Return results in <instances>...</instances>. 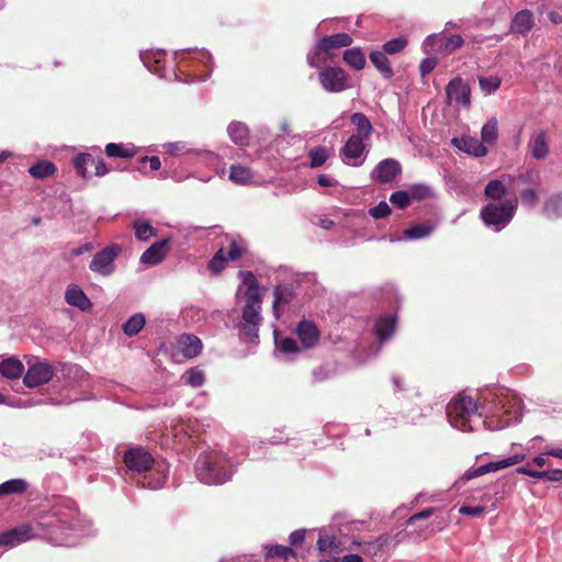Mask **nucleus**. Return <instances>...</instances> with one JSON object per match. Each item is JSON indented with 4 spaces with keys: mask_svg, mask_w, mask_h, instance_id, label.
I'll list each match as a JSON object with an SVG mask.
<instances>
[{
    "mask_svg": "<svg viewBox=\"0 0 562 562\" xmlns=\"http://www.w3.org/2000/svg\"><path fill=\"white\" fill-rule=\"evenodd\" d=\"M45 529H48L55 532L57 529H67L69 528L68 524L60 518L57 517L56 513L46 515L43 517V520L38 522Z\"/></svg>",
    "mask_w": 562,
    "mask_h": 562,
    "instance_id": "nucleus-44",
    "label": "nucleus"
},
{
    "mask_svg": "<svg viewBox=\"0 0 562 562\" xmlns=\"http://www.w3.org/2000/svg\"><path fill=\"white\" fill-rule=\"evenodd\" d=\"M539 480L560 482V481H562V470L553 469V470L540 471Z\"/></svg>",
    "mask_w": 562,
    "mask_h": 562,
    "instance_id": "nucleus-56",
    "label": "nucleus"
},
{
    "mask_svg": "<svg viewBox=\"0 0 562 562\" xmlns=\"http://www.w3.org/2000/svg\"><path fill=\"white\" fill-rule=\"evenodd\" d=\"M520 198L522 203L528 205H535L539 201V195L535 189H527L521 191Z\"/></svg>",
    "mask_w": 562,
    "mask_h": 562,
    "instance_id": "nucleus-58",
    "label": "nucleus"
},
{
    "mask_svg": "<svg viewBox=\"0 0 562 562\" xmlns=\"http://www.w3.org/2000/svg\"><path fill=\"white\" fill-rule=\"evenodd\" d=\"M516 205L512 201L499 204L488 203L481 211V218L487 226H495L496 231L505 227L514 216Z\"/></svg>",
    "mask_w": 562,
    "mask_h": 562,
    "instance_id": "nucleus-5",
    "label": "nucleus"
},
{
    "mask_svg": "<svg viewBox=\"0 0 562 562\" xmlns=\"http://www.w3.org/2000/svg\"><path fill=\"white\" fill-rule=\"evenodd\" d=\"M350 120L351 123L357 127V135L368 139L373 130L370 120L361 112L353 113Z\"/></svg>",
    "mask_w": 562,
    "mask_h": 562,
    "instance_id": "nucleus-35",
    "label": "nucleus"
},
{
    "mask_svg": "<svg viewBox=\"0 0 562 562\" xmlns=\"http://www.w3.org/2000/svg\"><path fill=\"white\" fill-rule=\"evenodd\" d=\"M438 59L436 57H428L420 61L419 71L423 77L430 74L437 66Z\"/></svg>",
    "mask_w": 562,
    "mask_h": 562,
    "instance_id": "nucleus-55",
    "label": "nucleus"
},
{
    "mask_svg": "<svg viewBox=\"0 0 562 562\" xmlns=\"http://www.w3.org/2000/svg\"><path fill=\"white\" fill-rule=\"evenodd\" d=\"M340 541H337L335 537L319 536L317 540V548L321 553H329L331 557L339 553L342 549L340 548Z\"/></svg>",
    "mask_w": 562,
    "mask_h": 562,
    "instance_id": "nucleus-38",
    "label": "nucleus"
},
{
    "mask_svg": "<svg viewBox=\"0 0 562 562\" xmlns=\"http://www.w3.org/2000/svg\"><path fill=\"white\" fill-rule=\"evenodd\" d=\"M54 375L52 366L47 362H36L29 367L23 376V383L27 387H37L48 383Z\"/></svg>",
    "mask_w": 562,
    "mask_h": 562,
    "instance_id": "nucleus-14",
    "label": "nucleus"
},
{
    "mask_svg": "<svg viewBox=\"0 0 562 562\" xmlns=\"http://www.w3.org/2000/svg\"><path fill=\"white\" fill-rule=\"evenodd\" d=\"M227 132H228L231 139L235 144H237L239 146L248 145L249 132H248V127L244 123H240V122L231 123L227 127Z\"/></svg>",
    "mask_w": 562,
    "mask_h": 562,
    "instance_id": "nucleus-29",
    "label": "nucleus"
},
{
    "mask_svg": "<svg viewBox=\"0 0 562 562\" xmlns=\"http://www.w3.org/2000/svg\"><path fill=\"white\" fill-rule=\"evenodd\" d=\"M452 144L460 150L474 157H484L487 154L486 146L474 137L453 138Z\"/></svg>",
    "mask_w": 562,
    "mask_h": 562,
    "instance_id": "nucleus-21",
    "label": "nucleus"
},
{
    "mask_svg": "<svg viewBox=\"0 0 562 562\" xmlns=\"http://www.w3.org/2000/svg\"><path fill=\"white\" fill-rule=\"evenodd\" d=\"M178 344L181 353L188 359L196 357L203 347L202 341L196 336L191 334L181 335Z\"/></svg>",
    "mask_w": 562,
    "mask_h": 562,
    "instance_id": "nucleus-24",
    "label": "nucleus"
},
{
    "mask_svg": "<svg viewBox=\"0 0 562 562\" xmlns=\"http://www.w3.org/2000/svg\"><path fill=\"white\" fill-rule=\"evenodd\" d=\"M57 171V167L55 164L48 161V160H41L30 167L29 172L32 177L36 179H45L48 178Z\"/></svg>",
    "mask_w": 562,
    "mask_h": 562,
    "instance_id": "nucleus-34",
    "label": "nucleus"
},
{
    "mask_svg": "<svg viewBox=\"0 0 562 562\" xmlns=\"http://www.w3.org/2000/svg\"><path fill=\"white\" fill-rule=\"evenodd\" d=\"M533 13L529 10H521L513 18L510 31L516 34L525 35L533 27Z\"/></svg>",
    "mask_w": 562,
    "mask_h": 562,
    "instance_id": "nucleus-22",
    "label": "nucleus"
},
{
    "mask_svg": "<svg viewBox=\"0 0 562 562\" xmlns=\"http://www.w3.org/2000/svg\"><path fill=\"white\" fill-rule=\"evenodd\" d=\"M146 161L149 162L151 170H158L161 166L160 159L157 156H151V157L145 156V157L140 158V162H146Z\"/></svg>",
    "mask_w": 562,
    "mask_h": 562,
    "instance_id": "nucleus-62",
    "label": "nucleus"
},
{
    "mask_svg": "<svg viewBox=\"0 0 562 562\" xmlns=\"http://www.w3.org/2000/svg\"><path fill=\"white\" fill-rule=\"evenodd\" d=\"M238 277L241 282L248 286L245 292L246 299L261 297L258 292L257 279L251 271H239Z\"/></svg>",
    "mask_w": 562,
    "mask_h": 562,
    "instance_id": "nucleus-36",
    "label": "nucleus"
},
{
    "mask_svg": "<svg viewBox=\"0 0 562 562\" xmlns=\"http://www.w3.org/2000/svg\"><path fill=\"white\" fill-rule=\"evenodd\" d=\"M153 456L142 447L130 448L124 453V463L130 471L147 472L154 465Z\"/></svg>",
    "mask_w": 562,
    "mask_h": 562,
    "instance_id": "nucleus-12",
    "label": "nucleus"
},
{
    "mask_svg": "<svg viewBox=\"0 0 562 562\" xmlns=\"http://www.w3.org/2000/svg\"><path fill=\"white\" fill-rule=\"evenodd\" d=\"M407 191L412 201H422L431 195V188L426 184H414Z\"/></svg>",
    "mask_w": 562,
    "mask_h": 562,
    "instance_id": "nucleus-47",
    "label": "nucleus"
},
{
    "mask_svg": "<svg viewBox=\"0 0 562 562\" xmlns=\"http://www.w3.org/2000/svg\"><path fill=\"white\" fill-rule=\"evenodd\" d=\"M29 488V483L23 479H12L0 484V496L12 494L21 495Z\"/></svg>",
    "mask_w": 562,
    "mask_h": 562,
    "instance_id": "nucleus-33",
    "label": "nucleus"
},
{
    "mask_svg": "<svg viewBox=\"0 0 562 562\" xmlns=\"http://www.w3.org/2000/svg\"><path fill=\"white\" fill-rule=\"evenodd\" d=\"M531 463H528L527 465L525 467H519L516 469V472L518 474H525V475H528V476H531V477H535V479H538L539 480V473L540 471H537V470H532L530 468Z\"/></svg>",
    "mask_w": 562,
    "mask_h": 562,
    "instance_id": "nucleus-61",
    "label": "nucleus"
},
{
    "mask_svg": "<svg viewBox=\"0 0 562 562\" xmlns=\"http://www.w3.org/2000/svg\"><path fill=\"white\" fill-rule=\"evenodd\" d=\"M394 329L395 319L393 317H382L375 324V333L381 340L387 339Z\"/></svg>",
    "mask_w": 562,
    "mask_h": 562,
    "instance_id": "nucleus-40",
    "label": "nucleus"
},
{
    "mask_svg": "<svg viewBox=\"0 0 562 562\" xmlns=\"http://www.w3.org/2000/svg\"><path fill=\"white\" fill-rule=\"evenodd\" d=\"M133 228L135 229L136 238L140 241H147L151 236H156L158 233L148 222L134 221Z\"/></svg>",
    "mask_w": 562,
    "mask_h": 562,
    "instance_id": "nucleus-41",
    "label": "nucleus"
},
{
    "mask_svg": "<svg viewBox=\"0 0 562 562\" xmlns=\"http://www.w3.org/2000/svg\"><path fill=\"white\" fill-rule=\"evenodd\" d=\"M476 412L477 405L473 398L462 394L453 398L447 406L449 423L462 431H472L474 429L472 419L476 416Z\"/></svg>",
    "mask_w": 562,
    "mask_h": 562,
    "instance_id": "nucleus-2",
    "label": "nucleus"
},
{
    "mask_svg": "<svg viewBox=\"0 0 562 562\" xmlns=\"http://www.w3.org/2000/svg\"><path fill=\"white\" fill-rule=\"evenodd\" d=\"M247 252V248L244 243L233 240L229 244L228 249L220 248L212 259L209 261V269L214 274H220L229 261H236L240 259Z\"/></svg>",
    "mask_w": 562,
    "mask_h": 562,
    "instance_id": "nucleus-7",
    "label": "nucleus"
},
{
    "mask_svg": "<svg viewBox=\"0 0 562 562\" xmlns=\"http://www.w3.org/2000/svg\"><path fill=\"white\" fill-rule=\"evenodd\" d=\"M169 239L165 238L153 244L149 248H147L143 255L140 256V262L155 266L161 262L169 249Z\"/></svg>",
    "mask_w": 562,
    "mask_h": 562,
    "instance_id": "nucleus-18",
    "label": "nucleus"
},
{
    "mask_svg": "<svg viewBox=\"0 0 562 562\" xmlns=\"http://www.w3.org/2000/svg\"><path fill=\"white\" fill-rule=\"evenodd\" d=\"M120 251L119 245H112L98 251L89 265L90 270L102 276H110L114 271V260Z\"/></svg>",
    "mask_w": 562,
    "mask_h": 562,
    "instance_id": "nucleus-10",
    "label": "nucleus"
},
{
    "mask_svg": "<svg viewBox=\"0 0 562 562\" xmlns=\"http://www.w3.org/2000/svg\"><path fill=\"white\" fill-rule=\"evenodd\" d=\"M34 537L33 528L30 525H22L0 535V546L14 547Z\"/></svg>",
    "mask_w": 562,
    "mask_h": 562,
    "instance_id": "nucleus-17",
    "label": "nucleus"
},
{
    "mask_svg": "<svg viewBox=\"0 0 562 562\" xmlns=\"http://www.w3.org/2000/svg\"><path fill=\"white\" fill-rule=\"evenodd\" d=\"M296 335L304 349H313L319 341L321 331L314 322L303 319L297 324Z\"/></svg>",
    "mask_w": 562,
    "mask_h": 562,
    "instance_id": "nucleus-16",
    "label": "nucleus"
},
{
    "mask_svg": "<svg viewBox=\"0 0 562 562\" xmlns=\"http://www.w3.org/2000/svg\"><path fill=\"white\" fill-rule=\"evenodd\" d=\"M528 149L535 159H544L549 154L547 133L541 131L538 134H536L530 139L528 144Z\"/></svg>",
    "mask_w": 562,
    "mask_h": 562,
    "instance_id": "nucleus-25",
    "label": "nucleus"
},
{
    "mask_svg": "<svg viewBox=\"0 0 562 562\" xmlns=\"http://www.w3.org/2000/svg\"><path fill=\"white\" fill-rule=\"evenodd\" d=\"M508 467H510L508 458L501 460V461L490 462V469L492 472L499 471V470L506 469Z\"/></svg>",
    "mask_w": 562,
    "mask_h": 562,
    "instance_id": "nucleus-63",
    "label": "nucleus"
},
{
    "mask_svg": "<svg viewBox=\"0 0 562 562\" xmlns=\"http://www.w3.org/2000/svg\"><path fill=\"white\" fill-rule=\"evenodd\" d=\"M145 323L144 314L136 313L123 324V331L126 336H135L144 328Z\"/></svg>",
    "mask_w": 562,
    "mask_h": 562,
    "instance_id": "nucleus-37",
    "label": "nucleus"
},
{
    "mask_svg": "<svg viewBox=\"0 0 562 562\" xmlns=\"http://www.w3.org/2000/svg\"><path fill=\"white\" fill-rule=\"evenodd\" d=\"M394 544V536L391 535H381L374 541L371 542H353L356 546L361 547L362 554L370 557L373 562H384L389 559L390 554L386 549Z\"/></svg>",
    "mask_w": 562,
    "mask_h": 562,
    "instance_id": "nucleus-9",
    "label": "nucleus"
},
{
    "mask_svg": "<svg viewBox=\"0 0 562 562\" xmlns=\"http://www.w3.org/2000/svg\"><path fill=\"white\" fill-rule=\"evenodd\" d=\"M369 58L384 78L390 79L394 76V71L391 67L386 53L383 50H372Z\"/></svg>",
    "mask_w": 562,
    "mask_h": 562,
    "instance_id": "nucleus-27",
    "label": "nucleus"
},
{
    "mask_svg": "<svg viewBox=\"0 0 562 562\" xmlns=\"http://www.w3.org/2000/svg\"><path fill=\"white\" fill-rule=\"evenodd\" d=\"M328 149L323 146L314 147L308 151V157L311 159L310 166L312 168H317L323 166L328 159Z\"/></svg>",
    "mask_w": 562,
    "mask_h": 562,
    "instance_id": "nucleus-45",
    "label": "nucleus"
},
{
    "mask_svg": "<svg viewBox=\"0 0 562 562\" xmlns=\"http://www.w3.org/2000/svg\"><path fill=\"white\" fill-rule=\"evenodd\" d=\"M544 210L555 216L562 215V194L552 196L544 204Z\"/></svg>",
    "mask_w": 562,
    "mask_h": 562,
    "instance_id": "nucleus-53",
    "label": "nucleus"
},
{
    "mask_svg": "<svg viewBox=\"0 0 562 562\" xmlns=\"http://www.w3.org/2000/svg\"><path fill=\"white\" fill-rule=\"evenodd\" d=\"M278 347L283 353H299L301 348L296 340L291 337H284L278 341Z\"/></svg>",
    "mask_w": 562,
    "mask_h": 562,
    "instance_id": "nucleus-52",
    "label": "nucleus"
},
{
    "mask_svg": "<svg viewBox=\"0 0 562 562\" xmlns=\"http://www.w3.org/2000/svg\"><path fill=\"white\" fill-rule=\"evenodd\" d=\"M408 44V41L401 36L392 38L383 44L382 50L386 54L394 55L402 52Z\"/></svg>",
    "mask_w": 562,
    "mask_h": 562,
    "instance_id": "nucleus-46",
    "label": "nucleus"
},
{
    "mask_svg": "<svg viewBox=\"0 0 562 562\" xmlns=\"http://www.w3.org/2000/svg\"><path fill=\"white\" fill-rule=\"evenodd\" d=\"M321 86L328 92L337 93L349 88L348 76L340 67H325L318 74Z\"/></svg>",
    "mask_w": 562,
    "mask_h": 562,
    "instance_id": "nucleus-8",
    "label": "nucleus"
},
{
    "mask_svg": "<svg viewBox=\"0 0 562 562\" xmlns=\"http://www.w3.org/2000/svg\"><path fill=\"white\" fill-rule=\"evenodd\" d=\"M435 42H437L440 45L442 53L446 55H450L451 53H453L456 49L460 48L464 44L462 36L458 35V34L449 35V36L443 35V34L431 35V36L427 37L425 44L429 45V44H434Z\"/></svg>",
    "mask_w": 562,
    "mask_h": 562,
    "instance_id": "nucleus-20",
    "label": "nucleus"
},
{
    "mask_svg": "<svg viewBox=\"0 0 562 562\" xmlns=\"http://www.w3.org/2000/svg\"><path fill=\"white\" fill-rule=\"evenodd\" d=\"M401 172V164L396 159L386 158L375 166L371 176L378 183L385 184L392 182Z\"/></svg>",
    "mask_w": 562,
    "mask_h": 562,
    "instance_id": "nucleus-15",
    "label": "nucleus"
},
{
    "mask_svg": "<svg viewBox=\"0 0 562 562\" xmlns=\"http://www.w3.org/2000/svg\"><path fill=\"white\" fill-rule=\"evenodd\" d=\"M471 89L461 77H454L446 87V103L451 104L453 101L463 106L470 105Z\"/></svg>",
    "mask_w": 562,
    "mask_h": 562,
    "instance_id": "nucleus-13",
    "label": "nucleus"
},
{
    "mask_svg": "<svg viewBox=\"0 0 562 562\" xmlns=\"http://www.w3.org/2000/svg\"><path fill=\"white\" fill-rule=\"evenodd\" d=\"M363 139L360 135H351L341 149L345 159L353 160L352 166H360L362 164L358 159L364 151Z\"/></svg>",
    "mask_w": 562,
    "mask_h": 562,
    "instance_id": "nucleus-19",
    "label": "nucleus"
},
{
    "mask_svg": "<svg viewBox=\"0 0 562 562\" xmlns=\"http://www.w3.org/2000/svg\"><path fill=\"white\" fill-rule=\"evenodd\" d=\"M105 154L111 158H132L135 156V150L125 148L122 144L109 143L105 146Z\"/></svg>",
    "mask_w": 562,
    "mask_h": 562,
    "instance_id": "nucleus-42",
    "label": "nucleus"
},
{
    "mask_svg": "<svg viewBox=\"0 0 562 562\" xmlns=\"http://www.w3.org/2000/svg\"><path fill=\"white\" fill-rule=\"evenodd\" d=\"M508 467H510L508 458L501 460V461L490 462V469L492 472L499 471V470L506 469Z\"/></svg>",
    "mask_w": 562,
    "mask_h": 562,
    "instance_id": "nucleus-64",
    "label": "nucleus"
},
{
    "mask_svg": "<svg viewBox=\"0 0 562 562\" xmlns=\"http://www.w3.org/2000/svg\"><path fill=\"white\" fill-rule=\"evenodd\" d=\"M432 231V227L425 224H419L407 228L404 234L411 239H417L428 236Z\"/></svg>",
    "mask_w": 562,
    "mask_h": 562,
    "instance_id": "nucleus-49",
    "label": "nucleus"
},
{
    "mask_svg": "<svg viewBox=\"0 0 562 562\" xmlns=\"http://www.w3.org/2000/svg\"><path fill=\"white\" fill-rule=\"evenodd\" d=\"M390 201L396 207L404 210L412 202L409 193L407 190L395 191L391 194Z\"/></svg>",
    "mask_w": 562,
    "mask_h": 562,
    "instance_id": "nucleus-48",
    "label": "nucleus"
},
{
    "mask_svg": "<svg viewBox=\"0 0 562 562\" xmlns=\"http://www.w3.org/2000/svg\"><path fill=\"white\" fill-rule=\"evenodd\" d=\"M72 164L77 172L83 178L91 176V173L88 172V167L93 168V175L97 177H102L110 172V169L102 158H95L88 153L77 155Z\"/></svg>",
    "mask_w": 562,
    "mask_h": 562,
    "instance_id": "nucleus-11",
    "label": "nucleus"
},
{
    "mask_svg": "<svg viewBox=\"0 0 562 562\" xmlns=\"http://www.w3.org/2000/svg\"><path fill=\"white\" fill-rule=\"evenodd\" d=\"M304 539H305V529H297V530L293 531L289 537L290 544L293 547L301 544L304 541Z\"/></svg>",
    "mask_w": 562,
    "mask_h": 562,
    "instance_id": "nucleus-59",
    "label": "nucleus"
},
{
    "mask_svg": "<svg viewBox=\"0 0 562 562\" xmlns=\"http://www.w3.org/2000/svg\"><path fill=\"white\" fill-rule=\"evenodd\" d=\"M198 479L204 484H223L231 479L234 464L222 453H210L196 465Z\"/></svg>",
    "mask_w": 562,
    "mask_h": 562,
    "instance_id": "nucleus-1",
    "label": "nucleus"
},
{
    "mask_svg": "<svg viewBox=\"0 0 562 562\" xmlns=\"http://www.w3.org/2000/svg\"><path fill=\"white\" fill-rule=\"evenodd\" d=\"M352 37L347 33H337L324 36L315 45L314 49L307 54L306 60L310 67L321 68L331 57L330 50L334 48L347 47L351 45Z\"/></svg>",
    "mask_w": 562,
    "mask_h": 562,
    "instance_id": "nucleus-4",
    "label": "nucleus"
},
{
    "mask_svg": "<svg viewBox=\"0 0 562 562\" xmlns=\"http://www.w3.org/2000/svg\"><path fill=\"white\" fill-rule=\"evenodd\" d=\"M344 61L356 70H361L366 66V55L359 47L348 48L344 52Z\"/></svg>",
    "mask_w": 562,
    "mask_h": 562,
    "instance_id": "nucleus-32",
    "label": "nucleus"
},
{
    "mask_svg": "<svg viewBox=\"0 0 562 562\" xmlns=\"http://www.w3.org/2000/svg\"><path fill=\"white\" fill-rule=\"evenodd\" d=\"M485 508L483 506H469L462 505L459 513L465 516L480 517L484 514Z\"/></svg>",
    "mask_w": 562,
    "mask_h": 562,
    "instance_id": "nucleus-57",
    "label": "nucleus"
},
{
    "mask_svg": "<svg viewBox=\"0 0 562 562\" xmlns=\"http://www.w3.org/2000/svg\"><path fill=\"white\" fill-rule=\"evenodd\" d=\"M229 180L239 186H246L251 182L254 173L250 168L241 165H232L229 168Z\"/></svg>",
    "mask_w": 562,
    "mask_h": 562,
    "instance_id": "nucleus-30",
    "label": "nucleus"
},
{
    "mask_svg": "<svg viewBox=\"0 0 562 562\" xmlns=\"http://www.w3.org/2000/svg\"><path fill=\"white\" fill-rule=\"evenodd\" d=\"M24 364L16 358L10 357L0 362V374L9 380H15L22 376Z\"/></svg>",
    "mask_w": 562,
    "mask_h": 562,
    "instance_id": "nucleus-26",
    "label": "nucleus"
},
{
    "mask_svg": "<svg viewBox=\"0 0 562 562\" xmlns=\"http://www.w3.org/2000/svg\"><path fill=\"white\" fill-rule=\"evenodd\" d=\"M265 558L273 559L279 558L284 561H288L290 558H295L296 553L291 547L282 546V544H269L263 547Z\"/></svg>",
    "mask_w": 562,
    "mask_h": 562,
    "instance_id": "nucleus-31",
    "label": "nucleus"
},
{
    "mask_svg": "<svg viewBox=\"0 0 562 562\" xmlns=\"http://www.w3.org/2000/svg\"><path fill=\"white\" fill-rule=\"evenodd\" d=\"M261 302V297L246 299V304L243 307L240 328L251 340L258 338L259 325L262 321L260 315Z\"/></svg>",
    "mask_w": 562,
    "mask_h": 562,
    "instance_id": "nucleus-6",
    "label": "nucleus"
},
{
    "mask_svg": "<svg viewBox=\"0 0 562 562\" xmlns=\"http://www.w3.org/2000/svg\"><path fill=\"white\" fill-rule=\"evenodd\" d=\"M435 513V508H425L419 513L412 515L406 520V527L412 530H401L394 535V548L400 543L404 542L407 538H412L414 542H420L432 537L437 531L442 530V527H438L436 530L431 525H417L420 520H426L431 517Z\"/></svg>",
    "mask_w": 562,
    "mask_h": 562,
    "instance_id": "nucleus-3",
    "label": "nucleus"
},
{
    "mask_svg": "<svg viewBox=\"0 0 562 562\" xmlns=\"http://www.w3.org/2000/svg\"><path fill=\"white\" fill-rule=\"evenodd\" d=\"M273 296H274L273 303H272L273 314H274L276 318H279L280 317L279 306L290 303L294 296V293H293L292 289L286 285H277L273 290Z\"/></svg>",
    "mask_w": 562,
    "mask_h": 562,
    "instance_id": "nucleus-28",
    "label": "nucleus"
},
{
    "mask_svg": "<svg viewBox=\"0 0 562 562\" xmlns=\"http://www.w3.org/2000/svg\"><path fill=\"white\" fill-rule=\"evenodd\" d=\"M481 138L482 143L484 144H494L498 138V126H497V120L491 119L486 122V124L483 125L481 131Z\"/></svg>",
    "mask_w": 562,
    "mask_h": 562,
    "instance_id": "nucleus-39",
    "label": "nucleus"
},
{
    "mask_svg": "<svg viewBox=\"0 0 562 562\" xmlns=\"http://www.w3.org/2000/svg\"><path fill=\"white\" fill-rule=\"evenodd\" d=\"M328 376H329V373L326 368H315L313 370L314 382H323V381L327 380Z\"/></svg>",
    "mask_w": 562,
    "mask_h": 562,
    "instance_id": "nucleus-60",
    "label": "nucleus"
},
{
    "mask_svg": "<svg viewBox=\"0 0 562 562\" xmlns=\"http://www.w3.org/2000/svg\"><path fill=\"white\" fill-rule=\"evenodd\" d=\"M183 378L186 379V383L193 387H199L204 383V374L198 369H190L184 373Z\"/></svg>",
    "mask_w": 562,
    "mask_h": 562,
    "instance_id": "nucleus-50",
    "label": "nucleus"
},
{
    "mask_svg": "<svg viewBox=\"0 0 562 562\" xmlns=\"http://www.w3.org/2000/svg\"><path fill=\"white\" fill-rule=\"evenodd\" d=\"M501 79L498 77H480L479 83L483 91L487 93L495 92L501 87Z\"/></svg>",
    "mask_w": 562,
    "mask_h": 562,
    "instance_id": "nucleus-51",
    "label": "nucleus"
},
{
    "mask_svg": "<svg viewBox=\"0 0 562 562\" xmlns=\"http://www.w3.org/2000/svg\"><path fill=\"white\" fill-rule=\"evenodd\" d=\"M66 302L81 311H89L92 306L89 297L78 285H69L65 293Z\"/></svg>",
    "mask_w": 562,
    "mask_h": 562,
    "instance_id": "nucleus-23",
    "label": "nucleus"
},
{
    "mask_svg": "<svg viewBox=\"0 0 562 562\" xmlns=\"http://www.w3.org/2000/svg\"><path fill=\"white\" fill-rule=\"evenodd\" d=\"M487 198L493 200H501L507 193V189L501 180H491L484 189Z\"/></svg>",
    "mask_w": 562,
    "mask_h": 562,
    "instance_id": "nucleus-43",
    "label": "nucleus"
},
{
    "mask_svg": "<svg viewBox=\"0 0 562 562\" xmlns=\"http://www.w3.org/2000/svg\"><path fill=\"white\" fill-rule=\"evenodd\" d=\"M369 214L375 220L384 218L391 214V207L385 201H381L376 206L369 210Z\"/></svg>",
    "mask_w": 562,
    "mask_h": 562,
    "instance_id": "nucleus-54",
    "label": "nucleus"
}]
</instances>
